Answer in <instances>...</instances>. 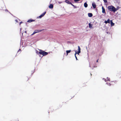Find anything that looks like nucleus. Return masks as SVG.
Returning <instances> with one entry per match:
<instances>
[{"instance_id":"obj_1","label":"nucleus","mask_w":121,"mask_h":121,"mask_svg":"<svg viewBox=\"0 0 121 121\" xmlns=\"http://www.w3.org/2000/svg\"><path fill=\"white\" fill-rule=\"evenodd\" d=\"M108 9L110 11L115 12L116 10H115V8L113 6L111 5L108 7Z\"/></svg>"},{"instance_id":"obj_2","label":"nucleus","mask_w":121,"mask_h":121,"mask_svg":"<svg viewBox=\"0 0 121 121\" xmlns=\"http://www.w3.org/2000/svg\"><path fill=\"white\" fill-rule=\"evenodd\" d=\"M39 51H40L39 52L40 54L42 55L43 56H45L48 54V52L44 51L40 49L39 50Z\"/></svg>"},{"instance_id":"obj_3","label":"nucleus","mask_w":121,"mask_h":121,"mask_svg":"<svg viewBox=\"0 0 121 121\" xmlns=\"http://www.w3.org/2000/svg\"><path fill=\"white\" fill-rule=\"evenodd\" d=\"M117 82L116 81H111L110 83H109V86H110L111 85H114L117 84Z\"/></svg>"},{"instance_id":"obj_4","label":"nucleus","mask_w":121,"mask_h":121,"mask_svg":"<svg viewBox=\"0 0 121 121\" xmlns=\"http://www.w3.org/2000/svg\"><path fill=\"white\" fill-rule=\"evenodd\" d=\"M42 31V30H36L34 31V32H33V33L32 34V35H33L35 34L36 33L41 32Z\"/></svg>"},{"instance_id":"obj_5","label":"nucleus","mask_w":121,"mask_h":121,"mask_svg":"<svg viewBox=\"0 0 121 121\" xmlns=\"http://www.w3.org/2000/svg\"><path fill=\"white\" fill-rule=\"evenodd\" d=\"M46 12H44L43 14L39 16L38 17L39 18H41L43 17V16L46 13Z\"/></svg>"},{"instance_id":"obj_6","label":"nucleus","mask_w":121,"mask_h":121,"mask_svg":"<svg viewBox=\"0 0 121 121\" xmlns=\"http://www.w3.org/2000/svg\"><path fill=\"white\" fill-rule=\"evenodd\" d=\"M110 20L109 19H108L107 21H105L104 22L105 24H107V23H110Z\"/></svg>"},{"instance_id":"obj_7","label":"nucleus","mask_w":121,"mask_h":121,"mask_svg":"<svg viewBox=\"0 0 121 121\" xmlns=\"http://www.w3.org/2000/svg\"><path fill=\"white\" fill-rule=\"evenodd\" d=\"M78 53H77L79 54V53H80L81 52V48H80V47L79 46H78Z\"/></svg>"},{"instance_id":"obj_8","label":"nucleus","mask_w":121,"mask_h":121,"mask_svg":"<svg viewBox=\"0 0 121 121\" xmlns=\"http://www.w3.org/2000/svg\"><path fill=\"white\" fill-rule=\"evenodd\" d=\"M102 13H104L105 14L106 13L105 12V10L103 6H102Z\"/></svg>"},{"instance_id":"obj_9","label":"nucleus","mask_w":121,"mask_h":121,"mask_svg":"<svg viewBox=\"0 0 121 121\" xmlns=\"http://www.w3.org/2000/svg\"><path fill=\"white\" fill-rule=\"evenodd\" d=\"M35 20H32L31 19H29L28 20L27 22H34L35 21Z\"/></svg>"},{"instance_id":"obj_10","label":"nucleus","mask_w":121,"mask_h":121,"mask_svg":"<svg viewBox=\"0 0 121 121\" xmlns=\"http://www.w3.org/2000/svg\"><path fill=\"white\" fill-rule=\"evenodd\" d=\"M89 27L90 28H93L92 26L93 25L91 24L90 23L89 24Z\"/></svg>"},{"instance_id":"obj_11","label":"nucleus","mask_w":121,"mask_h":121,"mask_svg":"<svg viewBox=\"0 0 121 121\" xmlns=\"http://www.w3.org/2000/svg\"><path fill=\"white\" fill-rule=\"evenodd\" d=\"M92 6L93 8L94 9H95L96 7V5L95 3H93L92 4Z\"/></svg>"},{"instance_id":"obj_12","label":"nucleus","mask_w":121,"mask_h":121,"mask_svg":"<svg viewBox=\"0 0 121 121\" xmlns=\"http://www.w3.org/2000/svg\"><path fill=\"white\" fill-rule=\"evenodd\" d=\"M88 16L90 17H91L93 16L92 14L91 13H89L88 14Z\"/></svg>"},{"instance_id":"obj_13","label":"nucleus","mask_w":121,"mask_h":121,"mask_svg":"<svg viewBox=\"0 0 121 121\" xmlns=\"http://www.w3.org/2000/svg\"><path fill=\"white\" fill-rule=\"evenodd\" d=\"M53 5L52 4H51L49 6V8L50 9H52L53 8Z\"/></svg>"},{"instance_id":"obj_14","label":"nucleus","mask_w":121,"mask_h":121,"mask_svg":"<svg viewBox=\"0 0 121 121\" xmlns=\"http://www.w3.org/2000/svg\"><path fill=\"white\" fill-rule=\"evenodd\" d=\"M110 23L111 25L112 26H113L114 25V23H113L112 22V20H110Z\"/></svg>"},{"instance_id":"obj_15","label":"nucleus","mask_w":121,"mask_h":121,"mask_svg":"<svg viewBox=\"0 0 121 121\" xmlns=\"http://www.w3.org/2000/svg\"><path fill=\"white\" fill-rule=\"evenodd\" d=\"M71 52V50H67L66 51V52L67 53L66 55H68V54L69 53H70Z\"/></svg>"},{"instance_id":"obj_16","label":"nucleus","mask_w":121,"mask_h":121,"mask_svg":"<svg viewBox=\"0 0 121 121\" xmlns=\"http://www.w3.org/2000/svg\"><path fill=\"white\" fill-rule=\"evenodd\" d=\"M65 2L68 4H71V3L68 0H66L65 1Z\"/></svg>"},{"instance_id":"obj_17","label":"nucleus","mask_w":121,"mask_h":121,"mask_svg":"<svg viewBox=\"0 0 121 121\" xmlns=\"http://www.w3.org/2000/svg\"><path fill=\"white\" fill-rule=\"evenodd\" d=\"M84 5L85 7L86 8L87 7L88 5L86 3H85L84 4Z\"/></svg>"},{"instance_id":"obj_18","label":"nucleus","mask_w":121,"mask_h":121,"mask_svg":"<svg viewBox=\"0 0 121 121\" xmlns=\"http://www.w3.org/2000/svg\"><path fill=\"white\" fill-rule=\"evenodd\" d=\"M120 8L119 7H117L116 8H115V10H116V11L119 9Z\"/></svg>"},{"instance_id":"obj_19","label":"nucleus","mask_w":121,"mask_h":121,"mask_svg":"<svg viewBox=\"0 0 121 121\" xmlns=\"http://www.w3.org/2000/svg\"><path fill=\"white\" fill-rule=\"evenodd\" d=\"M77 53L76 52L75 54V58H76V60H78V59H77V56H76V54Z\"/></svg>"},{"instance_id":"obj_20","label":"nucleus","mask_w":121,"mask_h":121,"mask_svg":"<svg viewBox=\"0 0 121 121\" xmlns=\"http://www.w3.org/2000/svg\"><path fill=\"white\" fill-rule=\"evenodd\" d=\"M36 53L37 54H39L40 53H39V52H38V51L37 50H36Z\"/></svg>"},{"instance_id":"obj_21","label":"nucleus","mask_w":121,"mask_h":121,"mask_svg":"<svg viewBox=\"0 0 121 121\" xmlns=\"http://www.w3.org/2000/svg\"><path fill=\"white\" fill-rule=\"evenodd\" d=\"M105 3H107V0H103Z\"/></svg>"},{"instance_id":"obj_22","label":"nucleus","mask_w":121,"mask_h":121,"mask_svg":"<svg viewBox=\"0 0 121 121\" xmlns=\"http://www.w3.org/2000/svg\"><path fill=\"white\" fill-rule=\"evenodd\" d=\"M74 0V1L75 2H76L78 1H79L80 0Z\"/></svg>"},{"instance_id":"obj_23","label":"nucleus","mask_w":121,"mask_h":121,"mask_svg":"<svg viewBox=\"0 0 121 121\" xmlns=\"http://www.w3.org/2000/svg\"><path fill=\"white\" fill-rule=\"evenodd\" d=\"M22 23V22H20V25L21 23Z\"/></svg>"},{"instance_id":"obj_24","label":"nucleus","mask_w":121,"mask_h":121,"mask_svg":"<svg viewBox=\"0 0 121 121\" xmlns=\"http://www.w3.org/2000/svg\"><path fill=\"white\" fill-rule=\"evenodd\" d=\"M98 59L96 61V62H98Z\"/></svg>"},{"instance_id":"obj_25","label":"nucleus","mask_w":121,"mask_h":121,"mask_svg":"<svg viewBox=\"0 0 121 121\" xmlns=\"http://www.w3.org/2000/svg\"><path fill=\"white\" fill-rule=\"evenodd\" d=\"M108 80L109 81H110V79L109 78L108 79Z\"/></svg>"},{"instance_id":"obj_26","label":"nucleus","mask_w":121,"mask_h":121,"mask_svg":"<svg viewBox=\"0 0 121 121\" xmlns=\"http://www.w3.org/2000/svg\"><path fill=\"white\" fill-rule=\"evenodd\" d=\"M71 4L73 6L74 5L72 4L71 3V4Z\"/></svg>"},{"instance_id":"obj_27","label":"nucleus","mask_w":121,"mask_h":121,"mask_svg":"<svg viewBox=\"0 0 121 121\" xmlns=\"http://www.w3.org/2000/svg\"><path fill=\"white\" fill-rule=\"evenodd\" d=\"M15 21L17 22V20H15Z\"/></svg>"},{"instance_id":"obj_28","label":"nucleus","mask_w":121,"mask_h":121,"mask_svg":"<svg viewBox=\"0 0 121 121\" xmlns=\"http://www.w3.org/2000/svg\"><path fill=\"white\" fill-rule=\"evenodd\" d=\"M29 79H30V78H28L27 79V81Z\"/></svg>"},{"instance_id":"obj_29","label":"nucleus","mask_w":121,"mask_h":121,"mask_svg":"<svg viewBox=\"0 0 121 121\" xmlns=\"http://www.w3.org/2000/svg\"><path fill=\"white\" fill-rule=\"evenodd\" d=\"M91 75L92 74H91Z\"/></svg>"}]
</instances>
